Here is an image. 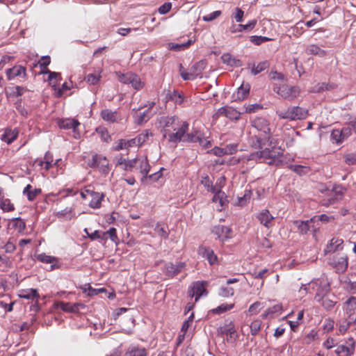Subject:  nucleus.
<instances>
[{"instance_id": "obj_1", "label": "nucleus", "mask_w": 356, "mask_h": 356, "mask_svg": "<svg viewBox=\"0 0 356 356\" xmlns=\"http://www.w3.org/2000/svg\"><path fill=\"white\" fill-rule=\"evenodd\" d=\"M302 290H304L305 293L316 291L314 299L317 302H321L324 296L330 293V282L326 277L322 276L320 278L314 279L307 284H303L300 288V291Z\"/></svg>"}, {"instance_id": "obj_2", "label": "nucleus", "mask_w": 356, "mask_h": 356, "mask_svg": "<svg viewBox=\"0 0 356 356\" xmlns=\"http://www.w3.org/2000/svg\"><path fill=\"white\" fill-rule=\"evenodd\" d=\"M179 120V119L175 115H161L156 118L155 126L160 129L163 138H166L173 127L177 125Z\"/></svg>"}, {"instance_id": "obj_3", "label": "nucleus", "mask_w": 356, "mask_h": 356, "mask_svg": "<svg viewBox=\"0 0 356 356\" xmlns=\"http://www.w3.org/2000/svg\"><path fill=\"white\" fill-rule=\"evenodd\" d=\"M282 154V150L280 148L275 149V147H273L270 149L268 147H266L264 149L251 153L248 156L243 157V159H245L248 162L250 161H255L257 162L265 161L268 159L275 158Z\"/></svg>"}, {"instance_id": "obj_4", "label": "nucleus", "mask_w": 356, "mask_h": 356, "mask_svg": "<svg viewBox=\"0 0 356 356\" xmlns=\"http://www.w3.org/2000/svg\"><path fill=\"white\" fill-rule=\"evenodd\" d=\"M189 129V124L186 121L179 120L177 125L173 127L168 136L166 137L168 141L172 144H177L182 142L183 138Z\"/></svg>"}, {"instance_id": "obj_5", "label": "nucleus", "mask_w": 356, "mask_h": 356, "mask_svg": "<svg viewBox=\"0 0 356 356\" xmlns=\"http://www.w3.org/2000/svg\"><path fill=\"white\" fill-rule=\"evenodd\" d=\"M276 113L280 119L298 120L305 119L308 115V111L299 106H292L286 111H277Z\"/></svg>"}, {"instance_id": "obj_6", "label": "nucleus", "mask_w": 356, "mask_h": 356, "mask_svg": "<svg viewBox=\"0 0 356 356\" xmlns=\"http://www.w3.org/2000/svg\"><path fill=\"white\" fill-rule=\"evenodd\" d=\"M344 188L342 187H334L332 190L328 191L326 197L321 200L322 205L329 207L341 200L344 195Z\"/></svg>"}, {"instance_id": "obj_7", "label": "nucleus", "mask_w": 356, "mask_h": 356, "mask_svg": "<svg viewBox=\"0 0 356 356\" xmlns=\"http://www.w3.org/2000/svg\"><path fill=\"white\" fill-rule=\"evenodd\" d=\"M206 61L200 60L193 65L189 72L181 70V76L184 80H193L201 75L202 70L206 67Z\"/></svg>"}, {"instance_id": "obj_8", "label": "nucleus", "mask_w": 356, "mask_h": 356, "mask_svg": "<svg viewBox=\"0 0 356 356\" xmlns=\"http://www.w3.org/2000/svg\"><path fill=\"white\" fill-rule=\"evenodd\" d=\"M119 81L124 84L131 85L134 89H140L144 87L140 78L136 74L127 72L119 76Z\"/></svg>"}, {"instance_id": "obj_9", "label": "nucleus", "mask_w": 356, "mask_h": 356, "mask_svg": "<svg viewBox=\"0 0 356 356\" xmlns=\"http://www.w3.org/2000/svg\"><path fill=\"white\" fill-rule=\"evenodd\" d=\"M186 267L184 262L167 263L164 266L163 273L170 277H172L178 275Z\"/></svg>"}, {"instance_id": "obj_10", "label": "nucleus", "mask_w": 356, "mask_h": 356, "mask_svg": "<svg viewBox=\"0 0 356 356\" xmlns=\"http://www.w3.org/2000/svg\"><path fill=\"white\" fill-rule=\"evenodd\" d=\"M221 335L227 336V341L229 343L234 342L238 338V334L235 329L233 322L230 321L225 326L220 327L218 330Z\"/></svg>"}, {"instance_id": "obj_11", "label": "nucleus", "mask_w": 356, "mask_h": 356, "mask_svg": "<svg viewBox=\"0 0 356 356\" xmlns=\"http://www.w3.org/2000/svg\"><path fill=\"white\" fill-rule=\"evenodd\" d=\"M90 167L98 168L102 172H108V161L105 156L95 154L92 156Z\"/></svg>"}, {"instance_id": "obj_12", "label": "nucleus", "mask_w": 356, "mask_h": 356, "mask_svg": "<svg viewBox=\"0 0 356 356\" xmlns=\"http://www.w3.org/2000/svg\"><path fill=\"white\" fill-rule=\"evenodd\" d=\"M149 108L150 107L144 111L140 110L135 111L133 115L134 123L138 125L146 123L153 115V113L149 111Z\"/></svg>"}, {"instance_id": "obj_13", "label": "nucleus", "mask_w": 356, "mask_h": 356, "mask_svg": "<svg viewBox=\"0 0 356 356\" xmlns=\"http://www.w3.org/2000/svg\"><path fill=\"white\" fill-rule=\"evenodd\" d=\"M199 254H201L203 257H204L210 265L217 264L218 257L217 255L215 254L213 250L209 247L200 246L199 248Z\"/></svg>"}, {"instance_id": "obj_14", "label": "nucleus", "mask_w": 356, "mask_h": 356, "mask_svg": "<svg viewBox=\"0 0 356 356\" xmlns=\"http://www.w3.org/2000/svg\"><path fill=\"white\" fill-rule=\"evenodd\" d=\"M6 72L8 80L14 79L15 77L24 78L26 75V68L22 65H15L6 70Z\"/></svg>"}, {"instance_id": "obj_15", "label": "nucleus", "mask_w": 356, "mask_h": 356, "mask_svg": "<svg viewBox=\"0 0 356 356\" xmlns=\"http://www.w3.org/2000/svg\"><path fill=\"white\" fill-rule=\"evenodd\" d=\"M212 233L216 235L222 241L231 237L232 229L228 227L218 225L212 228Z\"/></svg>"}, {"instance_id": "obj_16", "label": "nucleus", "mask_w": 356, "mask_h": 356, "mask_svg": "<svg viewBox=\"0 0 356 356\" xmlns=\"http://www.w3.org/2000/svg\"><path fill=\"white\" fill-rule=\"evenodd\" d=\"M217 114L224 115L230 120H238L240 118L241 113L231 107H222L218 109Z\"/></svg>"}, {"instance_id": "obj_17", "label": "nucleus", "mask_w": 356, "mask_h": 356, "mask_svg": "<svg viewBox=\"0 0 356 356\" xmlns=\"http://www.w3.org/2000/svg\"><path fill=\"white\" fill-rule=\"evenodd\" d=\"M165 101H172L176 104H181L184 97L181 90H168L165 95Z\"/></svg>"}, {"instance_id": "obj_18", "label": "nucleus", "mask_w": 356, "mask_h": 356, "mask_svg": "<svg viewBox=\"0 0 356 356\" xmlns=\"http://www.w3.org/2000/svg\"><path fill=\"white\" fill-rule=\"evenodd\" d=\"M204 292H206V289L204 284L200 282H196L193 283L191 290L189 292V296L191 298L195 296V301L197 302Z\"/></svg>"}, {"instance_id": "obj_19", "label": "nucleus", "mask_w": 356, "mask_h": 356, "mask_svg": "<svg viewBox=\"0 0 356 356\" xmlns=\"http://www.w3.org/2000/svg\"><path fill=\"white\" fill-rule=\"evenodd\" d=\"M348 346L341 345L337 347L335 353L338 355L348 356L353 354L355 350V343L353 339H350Z\"/></svg>"}, {"instance_id": "obj_20", "label": "nucleus", "mask_w": 356, "mask_h": 356, "mask_svg": "<svg viewBox=\"0 0 356 356\" xmlns=\"http://www.w3.org/2000/svg\"><path fill=\"white\" fill-rule=\"evenodd\" d=\"M102 118L109 122H117L122 120L121 115L117 111L108 109L103 110L101 113Z\"/></svg>"}, {"instance_id": "obj_21", "label": "nucleus", "mask_w": 356, "mask_h": 356, "mask_svg": "<svg viewBox=\"0 0 356 356\" xmlns=\"http://www.w3.org/2000/svg\"><path fill=\"white\" fill-rule=\"evenodd\" d=\"M257 219L266 227H270L272 226V221L274 217L271 215L268 210H264L257 215Z\"/></svg>"}, {"instance_id": "obj_22", "label": "nucleus", "mask_w": 356, "mask_h": 356, "mask_svg": "<svg viewBox=\"0 0 356 356\" xmlns=\"http://www.w3.org/2000/svg\"><path fill=\"white\" fill-rule=\"evenodd\" d=\"M149 168L150 166L147 158L138 159L136 168L139 169L140 172L143 175L141 179L142 181L147 179V175L149 171Z\"/></svg>"}, {"instance_id": "obj_23", "label": "nucleus", "mask_w": 356, "mask_h": 356, "mask_svg": "<svg viewBox=\"0 0 356 356\" xmlns=\"http://www.w3.org/2000/svg\"><path fill=\"white\" fill-rule=\"evenodd\" d=\"M58 307H60L63 311L76 313L78 312L80 308H83L85 306L81 303H75L72 305L70 302H60L58 304Z\"/></svg>"}, {"instance_id": "obj_24", "label": "nucleus", "mask_w": 356, "mask_h": 356, "mask_svg": "<svg viewBox=\"0 0 356 356\" xmlns=\"http://www.w3.org/2000/svg\"><path fill=\"white\" fill-rule=\"evenodd\" d=\"M89 197L91 198L89 202L90 207L93 209H98L101 207L102 201L103 200L104 195L103 193L91 191V193Z\"/></svg>"}, {"instance_id": "obj_25", "label": "nucleus", "mask_w": 356, "mask_h": 356, "mask_svg": "<svg viewBox=\"0 0 356 356\" xmlns=\"http://www.w3.org/2000/svg\"><path fill=\"white\" fill-rule=\"evenodd\" d=\"M79 125L80 123L78 120L70 118L61 120L58 122L60 128L64 129H72L74 133L76 132L77 127Z\"/></svg>"}, {"instance_id": "obj_26", "label": "nucleus", "mask_w": 356, "mask_h": 356, "mask_svg": "<svg viewBox=\"0 0 356 356\" xmlns=\"http://www.w3.org/2000/svg\"><path fill=\"white\" fill-rule=\"evenodd\" d=\"M42 74H48V81L49 85L54 88L56 89L58 83L61 80V75L60 73L51 72L49 70H41Z\"/></svg>"}, {"instance_id": "obj_27", "label": "nucleus", "mask_w": 356, "mask_h": 356, "mask_svg": "<svg viewBox=\"0 0 356 356\" xmlns=\"http://www.w3.org/2000/svg\"><path fill=\"white\" fill-rule=\"evenodd\" d=\"M54 159L53 156L51 153L47 152L44 156V160L37 161L38 165L43 167L46 170H49L54 165H56L58 162L57 160L55 163H53Z\"/></svg>"}, {"instance_id": "obj_28", "label": "nucleus", "mask_w": 356, "mask_h": 356, "mask_svg": "<svg viewBox=\"0 0 356 356\" xmlns=\"http://www.w3.org/2000/svg\"><path fill=\"white\" fill-rule=\"evenodd\" d=\"M337 298L334 294L328 293L323 296L321 299V302H322V306L327 310L332 309L335 304L337 303L336 300Z\"/></svg>"}, {"instance_id": "obj_29", "label": "nucleus", "mask_w": 356, "mask_h": 356, "mask_svg": "<svg viewBox=\"0 0 356 356\" xmlns=\"http://www.w3.org/2000/svg\"><path fill=\"white\" fill-rule=\"evenodd\" d=\"M343 240L339 238H332L330 243L327 245L325 251V252H335L342 248Z\"/></svg>"}, {"instance_id": "obj_30", "label": "nucleus", "mask_w": 356, "mask_h": 356, "mask_svg": "<svg viewBox=\"0 0 356 356\" xmlns=\"http://www.w3.org/2000/svg\"><path fill=\"white\" fill-rule=\"evenodd\" d=\"M223 63L230 65L232 67H240L242 65L241 60L233 57L230 54H224L221 56Z\"/></svg>"}, {"instance_id": "obj_31", "label": "nucleus", "mask_w": 356, "mask_h": 356, "mask_svg": "<svg viewBox=\"0 0 356 356\" xmlns=\"http://www.w3.org/2000/svg\"><path fill=\"white\" fill-rule=\"evenodd\" d=\"M314 218H311L309 220L306 221H294V224L298 227L299 232L302 234H307V232L312 227V224L314 223Z\"/></svg>"}, {"instance_id": "obj_32", "label": "nucleus", "mask_w": 356, "mask_h": 356, "mask_svg": "<svg viewBox=\"0 0 356 356\" xmlns=\"http://www.w3.org/2000/svg\"><path fill=\"white\" fill-rule=\"evenodd\" d=\"M127 356H147V350L145 348L132 346L126 352Z\"/></svg>"}, {"instance_id": "obj_33", "label": "nucleus", "mask_w": 356, "mask_h": 356, "mask_svg": "<svg viewBox=\"0 0 356 356\" xmlns=\"http://www.w3.org/2000/svg\"><path fill=\"white\" fill-rule=\"evenodd\" d=\"M268 122L263 118H257L252 121V126L257 129L263 131L264 133L269 132Z\"/></svg>"}, {"instance_id": "obj_34", "label": "nucleus", "mask_w": 356, "mask_h": 356, "mask_svg": "<svg viewBox=\"0 0 356 356\" xmlns=\"http://www.w3.org/2000/svg\"><path fill=\"white\" fill-rule=\"evenodd\" d=\"M19 296L21 298L26 300H32L39 298L38 290L35 289H22L20 291Z\"/></svg>"}, {"instance_id": "obj_35", "label": "nucleus", "mask_w": 356, "mask_h": 356, "mask_svg": "<svg viewBox=\"0 0 356 356\" xmlns=\"http://www.w3.org/2000/svg\"><path fill=\"white\" fill-rule=\"evenodd\" d=\"M299 92L300 90H277L278 95L289 101H293L298 97L300 95Z\"/></svg>"}, {"instance_id": "obj_36", "label": "nucleus", "mask_w": 356, "mask_h": 356, "mask_svg": "<svg viewBox=\"0 0 356 356\" xmlns=\"http://www.w3.org/2000/svg\"><path fill=\"white\" fill-rule=\"evenodd\" d=\"M102 68H98L94 73L89 74L86 77V81L90 85L95 86L99 83L101 79Z\"/></svg>"}, {"instance_id": "obj_37", "label": "nucleus", "mask_w": 356, "mask_h": 356, "mask_svg": "<svg viewBox=\"0 0 356 356\" xmlns=\"http://www.w3.org/2000/svg\"><path fill=\"white\" fill-rule=\"evenodd\" d=\"M152 136V133L149 130L146 129L134 139L135 140L136 146H140L146 143Z\"/></svg>"}, {"instance_id": "obj_38", "label": "nucleus", "mask_w": 356, "mask_h": 356, "mask_svg": "<svg viewBox=\"0 0 356 356\" xmlns=\"http://www.w3.org/2000/svg\"><path fill=\"white\" fill-rule=\"evenodd\" d=\"M41 193V189L35 188L32 189V186L28 184L23 191L24 195H26L29 201H33L35 197Z\"/></svg>"}, {"instance_id": "obj_39", "label": "nucleus", "mask_w": 356, "mask_h": 356, "mask_svg": "<svg viewBox=\"0 0 356 356\" xmlns=\"http://www.w3.org/2000/svg\"><path fill=\"white\" fill-rule=\"evenodd\" d=\"M202 134L200 131H194L191 133H186L183 138L184 143H197L200 141Z\"/></svg>"}, {"instance_id": "obj_40", "label": "nucleus", "mask_w": 356, "mask_h": 356, "mask_svg": "<svg viewBox=\"0 0 356 356\" xmlns=\"http://www.w3.org/2000/svg\"><path fill=\"white\" fill-rule=\"evenodd\" d=\"M257 24V20L253 19L250 22H249L247 24H238L236 28L234 27L236 26H233L232 28L231 32L232 33H236V32H241L243 31L246 30H252L254 28L255 25Z\"/></svg>"}, {"instance_id": "obj_41", "label": "nucleus", "mask_w": 356, "mask_h": 356, "mask_svg": "<svg viewBox=\"0 0 356 356\" xmlns=\"http://www.w3.org/2000/svg\"><path fill=\"white\" fill-rule=\"evenodd\" d=\"M17 135L18 131L15 129L6 130L4 134L1 136V140L8 144H10L17 138Z\"/></svg>"}, {"instance_id": "obj_42", "label": "nucleus", "mask_w": 356, "mask_h": 356, "mask_svg": "<svg viewBox=\"0 0 356 356\" xmlns=\"http://www.w3.org/2000/svg\"><path fill=\"white\" fill-rule=\"evenodd\" d=\"M136 146L135 140L134 138L130 140L120 139L118 140L117 146L114 148L115 150L119 151L123 149H128L129 147Z\"/></svg>"}, {"instance_id": "obj_43", "label": "nucleus", "mask_w": 356, "mask_h": 356, "mask_svg": "<svg viewBox=\"0 0 356 356\" xmlns=\"http://www.w3.org/2000/svg\"><path fill=\"white\" fill-rule=\"evenodd\" d=\"M250 94V90H234L231 96L232 102H240L246 99Z\"/></svg>"}, {"instance_id": "obj_44", "label": "nucleus", "mask_w": 356, "mask_h": 356, "mask_svg": "<svg viewBox=\"0 0 356 356\" xmlns=\"http://www.w3.org/2000/svg\"><path fill=\"white\" fill-rule=\"evenodd\" d=\"M332 264L338 270L344 271L348 267V259L346 257H340L339 258L334 259Z\"/></svg>"}, {"instance_id": "obj_45", "label": "nucleus", "mask_w": 356, "mask_h": 356, "mask_svg": "<svg viewBox=\"0 0 356 356\" xmlns=\"http://www.w3.org/2000/svg\"><path fill=\"white\" fill-rule=\"evenodd\" d=\"M307 52L309 54L318 56L319 57H323L326 55L325 51L316 44L309 45L307 48Z\"/></svg>"}, {"instance_id": "obj_46", "label": "nucleus", "mask_w": 356, "mask_h": 356, "mask_svg": "<svg viewBox=\"0 0 356 356\" xmlns=\"http://www.w3.org/2000/svg\"><path fill=\"white\" fill-rule=\"evenodd\" d=\"M345 309L348 313H349L350 316L352 314H354L355 312L356 311L355 297L352 296L346 300V302H345Z\"/></svg>"}, {"instance_id": "obj_47", "label": "nucleus", "mask_w": 356, "mask_h": 356, "mask_svg": "<svg viewBox=\"0 0 356 356\" xmlns=\"http://www.w3.org/2000/svg\"><path fill=\"white\" fill-rule=\"evenodd\" d=\"M269 66H270V64H269L268 61H267V60L260 62L259 63L257 64V66H255L254 65L252 66V70H251V73L253 75H257L259 73L265 70L266 69L268 68Z\"/></svg>"}, {"instance_id": "obj_48", "label": "nucleus", "mask_w": 356, "mask_h": 356, "mask_svg": "<svg viewBox=\"0 0 356 356\" xmlns=\"http://www.w3.org/2000/svg\"><path fill=\"white\" fill-rule=\"evenodd\" d=\"M289 168L299 175H305L309 171L308 167L300 165H290Z\"/></svg>"}, {"instance_id": "obj_49", "label": "nucleus", "mask_w": 356, "mask_h": 356, "mask_svg": "<svg viewBox=\"0 0 356 356\" xmlns=\"http://www.w3.org/2000/svg\"><path fill=\"white\" fill-rule=\"evenodd\" d=\"M261 321L259 319L254 320L251 323L250 328L252 335L256 336L259 333L261 330Z\"/></svg>"}, {"instance_id": "obj_50", "label": "nucleus", "mask_w": 356, "mask_h": 356, "mask_svg": "<svg viewBox=\"0 0 356 356\" xmlns=\"http://www.w3.org/2000/svg\"><path fill=\"white\" fill-rule=\"evenodd\" d=\"M269 76L270 79L273 81H277L280 84H284L286 81V78L285 77V76L283 74L277 72L276 71H272L270 73Z\"/></svg>"}, {"instance_id": "obj_51", "label": "nucleus", "mask_w": 356, "mask_h": 356, "mask_svg": "<svg viewBox=\"0 0 356 356\" xmlns=\"http://www.w3.org/2000/svg\"><path fill=\"white\" fill-rule=\"evenodd\" d=\"M102 235L104 236V239H106L109 236L111 240L115 243L118 240L116 229L114 227H111L107 232H103Z\"/></svg>"}, {"instance_id": "obj_52", "label": "nucleus", "mask_w": 356, "mask_h": 356, "mask_svg": "<svg viewBox=\"0 0 356 356\" xmlns=\"http://www.w3.org/2000/svg\"><path fill=\"white\" fill-rule=\"evenodd\" d=\"M12 225L19 232H23L26 228L25 222L19 218L13 219Z\"/></svg>"}, {"instance_id": "obj_53", "label": "nucleus", "mask_w": 356, "mask_h": 356, "mask_svg": "<svg viewBox=\"0 0 356 356\" xmlns=\"http://www.w3.org/2000/svg\"><path fill=\"white\" fill-rule=\"evenodd\" d=\"M154 231L157 234L163 238H167L168 237V232L165 227L162 226L161 224L157 223L154 227Z\"/></svg>"}, {"instance_id": "obj_54", "label": "nucleus", "mask_w": 356, "mask_h": 356, "mask_svg": "<svg viewBox=\"0 0 356 356\" xmlns=\"http://www.w3.org/2000/svg\"><path fill=\"white\" fill-rule=\"evenodd\" d=\"M251 197V191H245V194L241 197H238V202L237 204L239 206H244L245 205L248 200L250 199Z\"/></svg>"}, {"instance_id": "obj_55", "label": "nucleus", "mask_w": 356, "mask_h": 356, "mask_svg": "<svg viewBox=\"0 0 356 356\" xmlns=\"http://www.w3.org/2000/svg\"><path fill=\"white\" fill-rule=\"evenodd\" d=\"M202 184L211 193L216 192V187L213 186V182L209 179V177H205L201 181Z\"/></svg>"}, {"instance_id": "obj_56", "label": "nucleus", "mask_w": 356, "mask_h": 356, "mask_svg": "<svg viewBox=\"0 0 356 356\" xmlns=\"http://www.w3.org/2000/svg\"><path fill=\"white\" fill-rule=\"evenodd\" d=\"M271 38L265 36L254 35L250 37V41L256 45H259L263 42L271 40Z\"/></svg>"}, {"instance_id": "obj_57", "label": "nucleus", "mask_w": 356, "mask_h": 356, "mask_svg": "<svg viewBox=\"0 0 356 356\" xmlns=\"http://www.w3.org/2000/svg\"><path fill=\"white\" fill-rule=\"evenodd\" d=\"M193 319H194V313L192 312L191 314V315L188 316V319L184 322V323L181 326V332H182L183 333H186V332L188 330V329L191 326Z\"/></svg>"}, {"instance_id": "obj_58", "label": "nucleus", "mask_w": 356, "mask_h": 356, "mask_svg": "<svg viewBox=\"0 0 356 356\" xmlns=\"http://www.w3.org/2000/svg\"><path fill=\"white\" fill-rule=\"evenodd\" d=\"M38 260L42 263L46 264H52L54 261H56V258L49 255H47L45 254H40L37 256Z\"/></svg>"}, {"instance_id": "obj_59", "label": "nucleus", "mask_w": 356, "mask_h": 356, "mask_svg": "<svg viewBox=\"0 0 356 356\" xmlns=\"http://www.w3.org/2000/svg\"><path fill=\"white\" fill-rule=\"evenodd\" d=\"M234 307V304H222L218 306L217 308L214 309L213 312L216 314H221L225 312L228 310H230Z\"/></svg>"}, {"instance_id": "obj_60", "label": "nucleus", "mask_w": 356, "mask_h": 356, "mask_svg": "<svg viewBox=\"0 0 356 356\" xmlns=\"http://www.w3.org/2000/svg\"><path fill=\"white\" fill-rule=\"evenodd\" d=\"M51 62V58L49 56H42L41 58L38 61V64L41 67L42 70H46L47 69V66L49 65Z\"/></svg>"}, {"instance_id": "obj_61", "label": "nucleus", "mask_w": 356, "mask_h": 356, "mask_svg": "<svg viewBox=\"0 0 356 356\" xmlns=\"http://www.w3.org/2000/svg\"><path fill=\"white\" fill-rule=\"evenodd\" d=\"M225 154H233L238 150V144L232 143L227 145L225 147Z\"/></svg>"}, {"instance_id": "obj_62", "label": "nucleus", "mask_w": 356, "mask_h": 356, "mask_svg": "<svg viewBox=\"0 0 356 356\" xmlns=\"http://www.w3.org/2000/svg\"><path fill=\"white\" fill-rule=\"evenodd\" d=\"M331 138L337 143H341L343 140L339 129H334L331 133Z\"/></svg>"}, {"instance_id": "obj_63", "label": "nucleus", "mask_w": 356, "mask_h": 356, "mask_svg": "<svg viewBox=\"0 0 356 356\" xmlns=\"http://www.w3.org/2000/svg\"><path fill=\"white\" fill-rule=\"evenodd\" d=\"M97 132L99 134L102 136V138L104 141L108 142L111 138L108 134L107 130L104 127H98L96 129Z\"/></svg>"}, {"instance_id": "obj_64", "label": "nucleus", "mask_w": 356, "mask_h": 356, "mask_svg": "<svg viewBox=\"0 0 356 356\" xmlns=\"http://www.w3.org/2000/svg\"><path fill=\"white\" fill-rule=\"evenodd\" d=\"M345 162L348 165H356V153L346 154L345 156Z\"/></svg>"}]
</instances>
